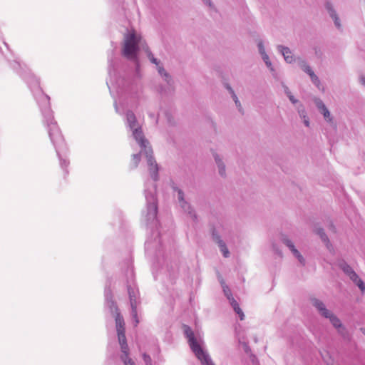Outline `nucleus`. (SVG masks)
<instances>
[{
    "label": "nucleus",
    "mask_w": 365,
    "mask_h": 365,
    "mask_svg": "<svg viewBox=\"0 0 365 365\" xmlns=\"http://www.w3.org/2000/svg\"><path fill=\"white\" fill-rule=\"evenodd\" d=\"M316 106L317 107L319 110H321L324 109V108H326V106L324 105L323 101L320 99H318L316 101Z\"/></svg>",
    "instance_id": "obj_42"
},
{
    "label": "nucleus",
    "mask_w": 365,
    "mask_h": 365,
    "mask_svg": "<svg viewBox=\"0 0 365 365\" xmlns=\"http://www.w3.org/2000/svg\"><path fill=\"white\" fill-rule=\"evenodd\" d=\"M143 359L144 360L145 365H152V359L148 354L144 353L143 354Z\"/></svg>",
    "instance_id": "obj_40"
},
{
    "label": "nucleus",
    "mask_w": 365,
    "mask_h": 365,
    "mask_svg": "<svg viewBox=\"0 0 365 365\" xmlns=\"http://www.w3.org/2000/svg\"><path fill=\"white\" fill-rule=\"evenodd\" d=\"M320 113L323 115L324 119L327 121L330 122L331 120V117L329 110L327 109V108H324V109L319 110Z\"/></svg>",
    "instance_id": "obj_36"
},
{
    "label": "nucleus",
    "mask_w": 365,
    "mask_h": 365,
    "mask_svg": "<svg viewBox=\"0 0 365 365\" xmlns=\"http://www.w3.org/2000/svg\"><path fill=\"white\" fill-rule=\"evenodd\" d=\"M41 110L45 123L48 129L50 139L56 148L57 154L59 155V150L63 148L65 145L64 139L56 122L53 120V113L50 109L49 105H46Z\"/></svg>",
    "instance_id": "obj_1"
},
{
    "label": "nucleus",
    "mask_w": 365,
    "mask_h": 365,
    "mask_svg": "<svg viewBox=\"0 0 365 365\" xmlns=\"http://www.w3.org/2000/svg\"><path fill=\"white\" fill-rule=\"evenodd\" d=\"M148 170H149V173H150L151 178L154 181H158L159 180V175H158L159 165L149 166Z\"/></svg>",
    "instance_id": "obj_22"
},
{
    "label": "nucleus",
    "mask_w": 365,
    "mask_h": 365,
    "mask_svg": "<svg viewBox=\"0 0 365 365\" xmlns=\"http://www.w3.org/2000/svg\"><path fill=\"white\" fill-rule=\"evenodd\" d=\"M140 36H138L135 30L124 35V43L122 50V54L127 59L133 61L138 65V53L139 51V43Z\"/></svg>",
    "instance_id": "obj_2"
},
{
    "label": "nucleus",
    "mask_w": 365,
    "mask_h": 365,
    "mask_svg": "<svg viewBox=\"0 0 365 365\" xmlns=\"http://www.w3.org/2000/svg\"><path fill=\"white\" fill-rule=\"evenodd\" d=\"M105 296L106 302L110 299H113L111 291L110 289H106L105 291Z\"/></svg>",
    "instance_id": "obj_45"
},
{
    "label": "nucleus",
    "mask_w": 365,
    "mask_h": 365,
    "mask_svg": "<svg viewBox=\"0 0 365 365\" xmlns=\"http://www.w3.org/2000/svg\"><path fill=\"white\" fill-rule=\"evenodd\" d=\"M326 319L329 320L330 323L335 329L340 327L342 324L341 320L333 312L328 315Z\"/></svg>",
    "instance_id": "obj_21"
},
{
    "label": "nucleus",
    "mask_w": 365,
    "mask_h": 365,
    "mask_svg": "<svg viewBox=\"0 0 365 365\" xmlns=\"http://www.w3.org/2000/svg\"><path fill=\"white\" fill-rule=\"evenodd\" d=\"M331 229L334 230V226L333 225H331Z\"/></svg>",
    "instance_id": "obj_60"
},
{
    "label": "nucleus",
    "mask_w": 365,
    "mask_h": 365,
    "mask_svg": "<svg viewBox=\"0 0 365 365\" xmlns=\"http://www.w3.org/2000/svg\"><path fill=\"white\" fill-rule=\"evenodd\" d=\"M277 50L279 52L282 53L283 56L284 61L288 63H292L294 61V58L293 55L292 54V51L289 49V48L282 46V45H278L277 46Z\"/></svg>",
    "instance_id": "obj_12"
},
{
    "label": "nucleus",
    "mask_w": 365,
    "mask_h": 365,
    "mask_svg": "<svg viewBox=\"0 0 365 365\" xmlns=\"http://www.w3.org/2000/svg\"><path fill=\"white\" fill-rule=\"evenodd\" d=\"M205 3V4L207 5L210 8H213L214 5L211 0H202Z\"/></svg>",
    "instance_id": "obj_53"
},
{
    "label": "nucleus",
    "mask_w": 365,
    "mask_h": 365,
    "mask_svg": "<svg viewBox=\"0 0 365 365\" xmlns=\"http://www.w3.org/2000/svg\"><path fill=\"white\" fill-rule=\"evenodd\" d=\"M220 252L222 253L223 256L226 258L230 257V252L226 246L225 242H220V244L217 245Z\"/></svg>",
    "instance_id": "obj_30"
},
{
    "label": "nucleus",
    "mask_w": 365,
    "mask_h": 365,
    "mask_svg": "<svg viewBox=\"0 0 365 365\" xmlns=\"http://www.w3.org/2000/svg\"><path fill=\"white\" fill-rule=\"evenodd\" d=\"M232 98L233 99L236 107L238 108V110L243 114V109L241 105L240 101H239L237 95L235 93H232V96H231Z\"/></svg>",
    "instance_id": "obj_34"
},
{
    "label": "nucleus",
    "mask_w": 365,
    "mask_h": 365,
    "mask_svg": "<svg viewBox=\"0 0 365 365\" xmlns=\"http://www.w3.org/2000/svg\"><path fill=\"white\" fill-rule=\"evenodd\" d=\"M107 304L110 309H115L116 311H118V307L113 299L107 301Z\"/></svg>",
    "instance_id": "obj_43"
},
{
    "label": "nucleus",
    "mask_w": 365,
    "mask_h": 365,
    "mask_svg": "<svg viewBox=\"0 0 365 365\" xmlns=\"http://www.w3.org/2000/svg\"><path fill=\"white\" fill-rule=\"evenodd\" d=\"M212 238L215 242H216L217 245L220 244V242H224L222 239L220 235L218 234L217 231L215 228H213L212 230Z\"/></svg>",
    "instance_id": "obj_32"
},
{
    "label": "nucleus",
    "mask_w": 365,
    "mask_h": 365,
    "mask_svg": "<svg viewBox=\"0 0 365 365\" xmlns=\"http://www.w3.org/2000/svg\"><path fill=\"white\" fill-rule=\"evenodd\" d=\"M162 77L164 78V80L167 82L168 85H171L173 83V78L168 72Z\"/></svg>",
    "instance_id": "obj_41"
},
{
    "label": "nucleus",
    "mask_w": 365,
    "mask_h": 365,
    "mask_svg": "<svg viewBox=\"0 0 365 365\" xmlns=\"http://www.w3.org/2000/svg\"><path fill=\"white\" fill-rule=\"evenodd\" d=\"M280 240L284 245H285L289 249L291 252L296 258L297 257V256L301 255L300 252L295 248L292 240L289 239V237L287 235L282 234L280 236Z\"/></svg>",
    "instance_id": "obj_13"
},
{
    "label": "nucleus",
    "mask_w": 365,
    "mask_h": 365,
    "mask_svg": "<svg viewBox=\"0 0 365 365\" xmlns=\"http://www.w3.org/2000/svg\"><path fill=\"white\" fill-rule=\"evenodd\" d=\"M282 88H284V92L286 94V96H289L290 93H292L289 89V88L284 83H282Z\"/></svg>",
    "instance_id": "obj_48"
},
{
    "label": "nucleus",
    "mask_w": 365,
    "mask_h": 365,
    "mask_svg": "<svg viewBox=\"0 0 365 365\" xmlns=\"http://www.w3.org/2000/svg\"><path fill=\"white\" fill-rule=\"evenodd\" d=\"M141 148V152L144 154L147 158L148 166L158 165L156 163L155 158L153 157V151L152 147L148 140L147 143L138 144Z\"/></svg>",
    "instance_id": "obj_6"
},
{
    "label": "nucleus",
    "mask_w": 365,
    "mask_h": 365,
    "mask_svg": "<svg viewBox=\"0 0 365 365\" xmlns=\"http://www.w3.org/2000/svg\"><path fill=\"white\" fill-rule=\"evenodd\" d=\"M46 98H47V100H48V101H49V98H48V96H46Z\"/></svg>",
    "instance_id": "obj_63"
},
{
    "label": "nucleus",
    "mask_w": 365,
    "mask_h": 365,
    "mask_svg": "<svg viewBox=\"0 0 365 365\" xmlns=\"http://www.w3.org/2000/svg\"><path fill=\"white\" fill-rule=\"evenodd\" d=\"M314 232L315 234L319 236L322 241L325 244L327 248L330 250L332 247V245L324 229L316 225L314 227Z\"/></svg>",
    "instance_id": "obj_11"
},
{
    "label": "nucleus",
    "mask_w": 365,
    "mask_h": 365,
    "mask_svg": "<svg viewBox=\"0 0 365 365\" xmlns=\"http://www.w3.org/2000/svg\"><path fill=\"white\" fill-rule=\"evenodd\" d=\"M131 307V316H132V318L134 321V326L135 327H137V325L139 323V319H138V312H137V305H130Z\"/></svg>",
    "instance_id": "obj_25"
},
{
    "label": "nucleus",
    "mask_w": 365,
    "mask_h": 365,
    "mask_svg": "<svg viewBox=\"0 0 365 365\" xmlns=\"http://www.w3.org/2000/svg\"><path fill=\"white\" fill-rule=\"evenodd\" d=\"M262 60L264 61V63L267 66V68H269L270 71L272 73L273 75H274L275 70L272 66V64L269 60V58L267 54H264L263 56H262Z\"/></svg>",
    "instance_id": "obj_29"
},
{
    "label": "nucleus",
    "mask_w": 365,
    "mask_h": 365,
    "mask_svg": "<svg viewBox=\"0 0 365 365\" xmlns=\"http://www.w3.org/2000/svg\"><path fill=\"white\" fill-rule=\"evenodd\" d=\"M228 300L233 309H234V307H237V306H239L237 302L234 299V297H232Z\"/></svg>",
    "instance_id": "obj_47"
},
{
    "label": "nucleus",
    "mask_w": 365,
    "mask_h": 365,
    "mask_svg": "<svg viewBox=\"0 0 365 365\" xmlns=\"http://www.w3.org/2000/svg\"><path fill=\"white\" fill-rule=\"evenodd\" d=\"M359 83L365 86V76L363 75H361L359 76Z\"/></svg>",
    "instance_id": "obj_54"
},
{
    "label": "nucleus",
    "mask_w": 365,
    "mask_h": 365,
    "mask_svg": "<svg viewBox=\"0 0 365 365\" xmlns=\"http://www.w3.org/2000/svg\"><path fill=\"white\" fill-rule=\"evenodd\" d=\"M131 307V316H132V318L134 321V326L135 327H137V325L139 323V319H138V312H137V305H130Z\"/></svg>",
    "instance_id": "obj_26"
},
{
    "label": "nucleus",
    "mask_w": 365,
    "mask_h": 365,
    "mask_svg": "<svg viewBox=\"0 0 365 365\" xmlns=\"http://www.w3.org/2000/svg\"><path fill=\"white\" fill-rule=\"evenodd\" d=\"M128 293L130 299V305H137V297H138V291L135 290V288L132 287L130 285H128Z\"/></svg>",
    "instance_id": "obj_18"
},
{
    "label": "nucleus",
    "mask_w": 365,
    "mask_h": 365,
    "mask_svg": "<svg viewBox=\"0 0 365 365\" xmlns=\"http://www.w3.org/2000/svg\"><path fill=\"white\" fill-rule=\"evenodd\" d=\"M297 112L299 115V117L303 119L307 118V112L305 110V108L302 104H300L297 106Z\"/></svg>",
    "instance_id": "obj_35"
},
{
    "label": "nucleus",
    "mask_w": 365,
    "mask_h": 365,
    "mask_svg": "<svg viewBox=\"0 0 365 365\" xmlns=\"http://www.w3.org/2000/svg\"><path fill=\"white\" fill-rule=\"evenodd\" d=\"M158 119L157 118L156 120H155V123H158Z\"/></svg>",
    "instance_id": "obj_62"
},
{
    "label": "nucleus",
    "mask_w": 365,
    "mask_h": 365,
    "mask_svg": "<svg viewBox=\"0 0 365 365\" xmlns=\"http://www.w3.org/2000/svg\"><path fill=\"white\" fill-rule=\"evenodd\" d=\"M182 327L184 334L187 339L191 350L197 359L201 361L202 365H214L210 356L202 349L200 344L197 342L191 328L185 324H183Z\"/></svg>",
    "instance_id": "obj_3"
},
{
    "label": "nucleus",
    "mask_w": 365,
    "mask_h": 365,
    "mask_svg": "<svg viewBox=\"0 0 365 365\" xmlns=\"http://www.w3.org/2000/svg\"><path fill=\"white\" fill-rule=\"evenodd\" d=\"M179 205L185 213H186L194 221H197V215L195 209L188 201L185 200L182 202H180Z\"/></svg>",
    "instance_id": "obj_10"
},
{
    "label": "nucleus",
    "mask_w": 365,
    "mask_h": 365,
    "mask_svg": "<svg viewBox=\"0 0 365 365\" xmlns=\"http://www.w3.org/2000/svg\"><path fill=\"white\" fill-rule=\"evenodd\" d=\"M60 163L61 167L67 166L68 165V163L66 160L60 159Z\"/></svg>",
    "instance_id": "obj_55"
},
{
    "label": "nucleus",
    "mask_w": 365,
    "mask_h": 365,
    "mask_svg": "<svg viewBox=\"0 0 365 365\" xmlns=\"http://www.w3.org/2000/svg\"><path fill=\"white\" fill-rule=\"evenodd\" d=\"M149 116L151 118H155V114L153 113H148Z\"/></svg>",
    "instance_id": "obj_58"
},
{
    "label": "nucleus",
    "mask_w": 365,
    "mask_h": 365,
    "mask_svg": "<svg viewBox=\"0 0 365 365\" xmlns=\"http://www.w3.org/2000/svg\"><path fill=\"white\" fill-rule=\"evenodd\" d=\"M303 122L304 123V125L307 126V127H309V119L308 118H303Z\"/></svg>",
    "instance_id": "obj_56"
},
{
    "label": "nucleus",
    "mask_w": 365,
    "mask_h": 365,
    "mask_svg": "<svg viewBox=\"0 0 365 365\" xmlns=\"http://www.w3.org/2000/svg\"><path fill=\"white\" fill-rule=\"evenodd\" d=\"M221 285H222V289H223L224 294L225 295L227 299H230L232 298L233 297H232V294L230 289L225 283V282L223 280L221 281Z\"/></svg>",
    "instance_id": "obj_28"
},
{
    "label": "nucleus",
    "mask_w": 365,
    "mask_h": 365,
    "mask_svg": "<svg viewBox=\"0 0 365 365\" xmlns=\"http://www.w3.org/2000/svg\"><path fill=\"white\" fill-rule=\"evenodd\" d=\"M115 320L117 332L125 331L124 319L119 312L116 313Z\"/></svg>",
    "instance_id": "obj_17"
},
{
    "label": "nucleus",
    "mask_w": 365,
    "mask_h": 365,
    "mask_svg": "<svg viewBox=\"0 0 365 365\" xmlns=\"http://www.w3.org/2000/svg\"><path fill=\"white\" fill-rule=\"evenodd\" d=\"M143 153L141 151L139 153L133 154L132 155V165L133 168H136L140 161V155Z\"/></svg>",
    "instance_id": "obj_31"
},
{
    "label": "nucleus",
    "mask_w": 365,
    "mask_h": 365,
    "mask_svg": "<svg viewBox=\"0 0 365 365\" xmlns=\"http://www.w3.org/2000/svg\"><path fill=\"white\" fill-rule=\"evenodd\" d=\"M280 240L284 245H285L289 249L291 252L296 258L297 257V256L301 255L300 252L295 248L292 240L289 239V237L287 235L282 234L280 236Z\"/></svg>",
    "instance_id": "obj_14"
},
{
    "label": "nucleus",
    "mask_w": 365,
    "mask_h": 365,
    "mask_svg": "<svg viewBox=\"0 0 365 365\" xmlns=\"http://www.w3.org/2000/svg\"><path fill=\"white\" fill-rule=\"evenodd\" d=\"M272 247L277 254H278L279 256L282 255L281 250L277 247V246L276 245L273 244Z\"/></svg>",
    "instance_id": "obj_52"
},
{
    "label": "nucleus",
    "mask_w": 365,
    "mask_h": 365,
    "mask_svg": "<svg viewBox=\"0 0 365 365\" xmlns=\"http://www.w3.org/2000/svg\"><path fill=\"white\" fill-rule=\"evenodd\" d=\"M363 334L365 335V329H361Z\"/></svg>",
    "instance_id": "obj_59"
},
{
    "label": "nucleus",
    "mask_w": 365,
    "mask_h": 365,
    "mask_svg": "<svg viewBox=\"0 0 365 365\" xmlns=\"http://www.w3.org/2000/svg\"><path fill=\"white\" fill-rule=\"evenodd\" d=\"M171 188L174 192L177 193L178 203L182 202L186 200L185 198V192L181 188L178 187L175 183H173L171 185Z\"/></svg>",
    "instance_id": "obj_19"
},
{
    "label": "nucleus",
    "mask_w": 365,
    "mask_h": 365,
    "mask_svg": "<svg viewBox=\"0 0 365 365\" xmlns=\"http://www.w3.org/2000/svg\"><path fill=\"white\" fill-rule=\"evenodd\" d=\"M158 70L159 74L161 76H163L167 73V71L165 70V68L162 66H159Z\"/></svg>",
    "instance_id": "obj_51"
},
{
    "label": "nucleus",
    "mask_w": 365,
    "mask_h": 365,
    "mask_svg": "<svg viewBox=\"0 0 365 365\" xmlns=\"http://www.w3.org/2000/svg\"><path fill=\"white\" fill-rule=\"evenodd\" d=\"M310 301L321 317L327 318L332 312L327 309L324 303L320 299L313 297L310 299Z\"/></svg>",
    "instance_id": "obj_7"
},
{
    "label": "nucleus",
    "mask_w": 365,
    "mask_h": 365,
    "mask_svg": "<svg viewBox=\"0 0 365 365\" xmlns=\"http://www.w3.org/2000/svg\"><path fill=\"white\" fill-rule=\"evenodd\" d=\"M212 156L217 165L218 173L222 178H226V165L223 158L216 152H212Z\"/></svg>",
    "instance_id": "obj_9"
},
{
    "label": "nucleus",
    "mask_w": 365,
    "mask_h": 365,
    "mask_svg": "<svg viewBox=\"0 0 365 365\" xmlns=\"http://www.w3.org/2000/svg\"><path fill=\"white\" fill-rule=\"evenodd\" d=\"M114 106H115V111L120 114V113L119 112L118 107L116 102L114 103Z\"/></svg>",
    "instance_id": "obj_57"
},
{
    "label": "nucleus",
    "mask_w": 365,
    "mask_h": 365,
    "mask_svg": "<svg viewBox=\"0 0 365 365\" xmlns=\"http://www.w3.org/2000/svg\"><path fill=\"white\" fill-rule=\"evenodd\" d=\"M126 122L128 126L132 130V135L138 144L147 143L148 140L145 138L140 125H139L136 116L132 110L126 112Z\"/></svg>",
    "instance_id": "obj_4"
},
{
    "label": "nucleus",
    "mask_w": 365,
    "mask_h": 365,
    "mask_svg": "<svg viewBox=\"0 0 365 365\" xmlns=\"http://www.w3.org/2000/svg\"><path fill=\"white\" fill-rule=\"evenodd\" d=\"M337 331V333L344 339V340H349L350 339V335L347 330V329L343 325V324L340 326V327H338L336 329Z\"/></svg>",
    "instance_id": "obj_23"
},
{
    "label": "nucleus",
    "mask_w": 365,
    "mask_h": 365,
    "mask_svg": "<svg viewBox=\"0 0 365 365\" xmlns=\"http://www.w3.org/2000/svg\"><path fill=\"white\" fill-rule=\"evenodd\" d=\"M145 198L147 201V221L149 223H156L158 214L157 199L152 192L146 193Z\"/></svg>",
    "instance_id": "obj_5"
},
{
    "label": "nucleus",
    "mask_w": 365,
    "mask_h": 365,
    "mask_svg": "<svg viewBox=\"0 0 365 365\" xmlns=\"http://www.w3.org/2000/svg\"><path fill=\"white\" fill-rule=\"evenodd\" d=\"M324 6H325V9L327 11L329 16L334 21L335 26L339 30H341V21H340L338 14H337L336 10L334 9V6L331 4V2L329 1H326L325 4H324Z\"/></svg>",
    "instance_id": "obj_8"
},
{
    "label": "nucleus",
    "mask_w": 365,
    "mask_h": 365,
    "mask_svg": "<svg viewBox=\"0 0 365 365\" xmlns=\"http://www.w3.org/2000/svg\"><path fill=\"white\" fill-rule=\"evenodd\" d=\"M128 349L125 350V352H122V355L120 356L121 360L123 361L125 365H135L134 362L132 361L130 358L128 356Z\"/></svg>",
    "instance_id": "obj_24"
},
{
    "label": "nucleus",
    "mask_w": 365,
    "mask_h": 365,
    "mask_svg": "<svg viewBox=\"0 0 365 365\" xmlns=\"http://www.w3.org/2000/svg\"><path fill=\"white\" fill-rule=\"evenodd\" d=\"M287 97L293 104H296L297 103H298V100L296 99L292 93L287 96Z\"/></svg>",
    "instance_id": "obj_50"
},
{
    "label": "nucleus",
    "mask_w": 365,
    "mask_h": 365,
    "mask_svg": "<svg viewBox=\"0 0 365 365\" xmlns=\"http://www.w3.org/2000/svg\"><path fill=\"white\" fill-rule=\"evenodd\" d=\"M297 259H298L299 262L302 265L304 266L306 264V260L304 258V257L302 255H299L297 256Z\"/></svg>",
    "instance_id": "obj_46"
},
{
    "label": "nucleus",
    "mask_w": 365,
    "mask_h": 365,
    "mask_svg": "<svg viewBox=\"0 0 365 365\" xmlns=\"http://www.w3.org/2000/svg\"><path fill=\"white\" fill-rule=\"evenodd\" d=\"M225 88L229 91L231 96H232V93H235L232 88L230 86L229 83L225 84Z\"/></svg>",
    "instance_id": "obj_49"
},
{
    "label": "nucleus",
    "mask_w": 365,
    "mask_h": 365,
    "mask_svg": "<svg viewBox=\"0 0 365 365\" xmlns=\"http://www.w3.org/2000/svg\"><path fill=\"white\" fill-rule=\"evenodd\" d=\"M105 296L106 302L110 299H113L111 291L110 289H106L105 291Z\"/></svg>",
    "instance_id": "obj_44"
},
{
    "label": "nucleus",
    "mask_w": 365,
    "mask_h": 365,
    "mask_svg": "<svg viewBox=\"0 0 365 365\" xmlns=\"http://www.w3.org/2000/svg\"><path fill=\"white\" fill-rule=\"evenodd\" d=\"M338 266L347 276L354 271L344 260L339 261Z\"/></svg>",
    "instance_id": "obj_20"
},
{
    "label": "nucleus",
    "mask_w": 365,
    "mask_h": 365,
    "mask_svg": "<svg viewBox=\"0 0 365 365\" xmlns=\"http://www.w3.org/2000/svg\"><path fill=\"white\" fill-rule=\"evenodd\" d=\"M248 349H249L248 346H246V348H245V351H246V352H248Z\"/></svg>",
    "instance_id": "obj_61"
},
{
    "label": "nucleus",
    "mask_w": 365,
    "mask_h": 365,
    "mask_svg": "<svg viewBox=\"0 0 365 365\" xmlns=\"http://www.w3.org/2000/svg\"><path fill=\"white\" fill-rule=\"evenodd\" d=\"M234 311L239 315L240 319L243 320L245 319V314L240 307L237 306V307H234Z\"/></svg>",
    "instance_id": "obj_39"
},
{
    "label": "nucleus",
    "mask_w": 365,
    "mask_h": 365,
    "mask_svg": "<svg viewBox=\"0 0 365 365\" xmlns=\"http://www.w3.org/2000/svg\"><path fill=\"white\" fill-rule=\"evenodd\" d=\"M257 48H258V51H259V53L261 55V56H263L264 54H267L262 41H258Z\"/></svg>",
    "instance_id": "obj_37"
},
{
    "label": "nucleus",
    "mask_w": 365,
    "mask_h": 365,
    "mask_svg": "<svg viewBox=\"0 0 365 365\" xmlns=\"http://www.w3.org/2000/svg\"><path fill=\"white\" fill-rule=\"evenodd\" d=\"M117 334L121 351L125 352V350L128 349V346L127 344V339L125 336V331L117 332Z\"/></svg>",
    "instance_id": "obj_16"
},
{
    "label": "nucleus",
    "mask_w": 365,
    "mask_h": 365,
    "mask_svg": "<svg viewBox=\"0 0 365 365\" xmlns=\"http://www.w3.org/2000/svg\"><path fill=\"white\" fill-rule=\"evenodd\" d=\"M148 57L149 58V60L154 64L155 65H159L160 63V61L158 60L156 58L154 57L153 54L150 52V51H148Z\"/></svg>",
    "instance_id": "obj_38"
},
{
    "label": "nucleus",
    "mask_w": 365,
    "mask_h": 365,
    "mask_svg": "<svg viewBox=\"0 0 365 365\" xmlns=\"http://www.w3.org/2000/svg\"><path fill=\"white\" fill-rule=\"evenodd\" d=\"M348 277L358 286L362 292H365V283L359 277L358 274L354 271Z\"/></svg>",
    "instance_id": "obj_15"
},
{
    "label": "nucleus",
    "mask_w": 365,
    "mask_h": 365,
    "mask_svg": "<svg viewBox=\"0 0 365 365\" xmlns=\"http://www.w3.org/2000/svg\"><path fill=\"white\" fill-rule=\"evenodd\" d=\"M299 66L300 68L309 76V73H312V72H314L311 67L307 63V62L304 60H300L299 62Z\"/></svg>",
    "instance_id": "obj_27"
},
{
    "label": "nucleus",
    "mask_w": 365,
    "mask_h": 365,
    "mask_svg": "<svg viewBox=\"0 0 365 365\" xmlns=\"http://www.w3.org/2000/svg\"><path fill=\"white\" fill-rule=\"evenodd\" d=\"M309 77L311 78L312 82L318 88H320V80L319 77L314 73V72H312L309 73Z\"/></svg>",
    "instance_id": "obj_33"
}]
</instances>
